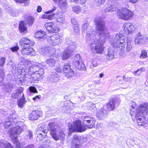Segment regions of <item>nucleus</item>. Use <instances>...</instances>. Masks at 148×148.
Here are the masks:
<instances>
[{"mask_svg":"<svg viewBox=\"0 0 148 148\" xmlns=\"http://www.w3.org/2000/svg\"><path fill=\"white\" fill-rule=\"evenodd\" d=\"M96 25V32L92 30V28L88 27V23L84 24L82 30L86 31V40L89 43V47L92 51L94 53L101 54L103 50V47L105 38L108 35V29L105 26V23L100 18L97 17L95 20Z\"/></svg>","mask_w":148,"mask_h":148,"instance_id":"nucleus-1","label":"nucleus"},{"mask_svg":"<svg viewBox=\"0 0 148 148\" xmlns=\"http://www.w3.org/2000/svg\"><path fill=\"white\" fill-rule=\"evenodd\" d=\"M148 110V104L147 103L140 105L137 109L135 116L138 125L144 126L147 123V121L145 116L147 114Z\"/></svg>","mask_w":148,"mask_h":148,"instance_id":"nucleus-2","label":"nucleus"},{"mask_svg":"<svg viewBox=\"0 0 148 148\" xmlns=\"http://www.w3.org/2000/svg\"><path fill=\"white\" fill-rule=\"evenodd\" d=\"M108 31V35L106 37L105 40L106 38H108L110 43L114 48H119L120 50L124 49L125 47V37L123 36V34H114L112 36H110Z\"/></svg>","mask_w":148,"mask_h":148,"instance_id":"nucleus-3","label":"nucleus"},{"mask_svg":"<svg viewBox=\"0 0 148 148\" xmlns=\"http://www.w3.org/2000/svg\"><path fill=\"white\" fill-rule=\"evenodd\" d=\"M20 122H18L14 125L13 127L11 128L9 131L10 135L12 140L16 143L17 147H19L20 145L17 142L18 139L16 135L20 134L23 131V129L26 126L23 125L22 126L19 125Z\"/></svg>","mask_w":148,"mask_h":148,"instance_id":"nucleus-4","label":"nucleus"},{"mask_svg":"<svg viewBox=\"0 0 148 148\" xmlns=\"http://www.w3.org/2000/svg\"><path fill=\"white\" fill-rule=\"evenodd\" d=\"M117 15L119 18L127 21L133 16V14L132 12L129 10L123 8L118 10Z\"/></svg>","mask_w":148,"mask_h":148,"instance_id":"nucleus-5","label":"nucleus"},{"mask_svg":"<svg viewBox=\"0 0 148 148\" xmlns=\"http://www.w3.org/2000/svg\"><path fill=\"white\" fill-rule=\"evenodd\" d=\"M49 125L50 130V134L54 140H58L60 139H63L65 135L62 131L59 133L55 127L53 126V124L52 123H50L49 124Z\"/></svg>","mask_w":148,"mask_h":148,"instance_id":"nucleus-6","label":"nucleus"},{"mask_svg":"<svg viewBox=\"0 0 148 148\" xmlns=\"http://www.w3.org/2000/svg\"><path fill=\"white\" fill-rule=\"evenodd\" d=\"M31 66L37 77V78L33 77V79L35 81H39L42 78V75L44 73L43 66L40 64L32 65Z\"/></svg>","mask_w":148,"mask_h":148,"instance_id":"nucleus-7","label":"nucleus"},{"mask_svg":"<svg viewBox=\"0 0 148 148\" xmlns=\"http://www.w3.org/2000/svg\"><path fill=\"white\" fill-rule=\"evenodd\" d=\"M69 130L70 132H82L85 131L86 129L84 125L82 124L81 121L78 120L74 122L73 125L69 127Z\"/></svg>","mask_w":148,"mask_h":148,"instance_id":"nucleus-8","label":"nucleus"},{"mask_svg":"<svg viewBox=\"0 0 148 148\" xmlns=\"http://www.w3.org/2000/svg\"><path fill=\"white\" fill-rule=\"evenodd\" d=\"M48 129L43 128L42 126L40 127L37 130L36 134L37 135V141H41L45 138L46 136Z\"/></svg>","mask_w":148,"mask_h":148,"instance_id":"nucleus-9","label":"nucleus"},{"mask_svg":"<svg viewBox=\"0 0 148 148\" xmlns=\"http://www.w3.org/2000/svg\"><path fill=\"white\" fill-rule=\"evenodd\" d=\"M63 71L65 75L68 78H70L74 75V72L71 68V65L68 63H65L63 66Z\"/></svg>","mask_w":148,"mask_h":148,"instance_id":"nucleus-10","label":"nucleus"},{"mask_svg":"<svg viewBox=\"0 0 148 148\" xmlns=\"http://www.w3.org/2000/svg\"><path fill=\"white\" fill-rule=\"evenodd\" d=\"M124 33L126 34H129L133 32L136 28V26L130 22L125 23L123 25Z\"/></svg>","mask_w":148,"mask_h":148,"instance_id":"nucleus-11","label":"nucleus"},{"mask_svg":"<svg viewBox=\"0 0 148 148\" xmlns=\"http://www.w3.org/2000/svg\"><path fill=\"white\" fill-rule=\"evenodd\" d=\"M20 45L22 48L29 47L34 45V41L31 40L27 37H23L22 38L19 42Z\"/></svg>","mask_w":148,"mask_h":148,"instance_id":"nucleus-12","label":"nucleus"},{"mask_svg":"<svg viewBox=\"0 0 148 148\" xmlns=\"http://www.w3.org/2000/svg\"><path fill=\"white\" fill-rule=\"evenodd\" d=\"M86 137H83V138H81L80 140L78 136L76 135L74 136L72 141L71 142L72 147L73 148H78L80 146V143H82L86 141Z\"/></svg>","mask_w":148,"mask_h":148,"instance_id":"nucleus-13","label":"nucleus"},{"mask_svg":"<svg viewBox=\"0 0 148 148\" xmlns=\"http://www.w3.org/2000/svg\"><path fill=\"white\" fill-rule=\"evenodd\" d=\"M73 61L77 69L82 70L84 68V65L79 54H77L75 55Z\"/></svg>","mask_w":148,"mask_h":148,"instance_id":"nucleus-14","label":"nucleus"},{"mask_svg":"<svg viewBox=\"0 0 148 148\" xmlns=\"http://www.w3.org/2000/svg\"><path fill=\"white\" fill-rule=\"evenodd\" d=\"M48 42L51 44L54 45H57L59 42H61V40L60 39L58 35L54 34L48 38Z\"/></svg>","mask_w":148,"mask_h":148,"instance_id":"nucleus-15","label":"nucleus"},{"mask_svg":"<svg viewBox=\"0 0 148 148\" xmlns=\"http://www.w3.org/2000/svg\"><path fill=\"white\" fill-rule=\"evenodd\" d=\"M45 26L46 29L50 33L57 32L59 31V29L52 23H46Z\"/></svg>","mask_w":148,"mask_h":148,"instance_id":"nucleus-16","label":"nucleus"},{"mask_svg":"<svg viewBox=\"0 0 148 148\" xmlns=\"http://www.w3.org/2000/svg\"><path fill=\"white\" fill-rule=\"evenodd\" d=\"M21 72L20 74H22L24 75H28L29 76H31L34 74V72L33 71L32 68L31 66H29L28 67H23L21 70H20Z\"/></svg>","mask_w":148,"mask_h":148,"instance_id":"nucleus-17","label":"nucleus"},{"mask_svg":"<svg viewBox=\"0 0 148 148\" xmlns=\"http://www.w3.org/2000/svg\"><path fill=\"white\" fill-rule=\"evenodd\" d=\"M66 44L68 46L67 48L66 49H68L70 52L72 53V52L75 51V48L77 47V44L76 43L72 41L69 38H67L66 39Z\"/></svg>","mask_w":148,"mask_h":148,"instance_id":"nucleus-18","label":"nucleus"},{"mask_svg":"<svg viewBox=\"0 0 148 148\" xmlns=\"http://www.w3.org/2000/svg\"><path fill=\"white\" fill-rule=\"evenodd\" d=\"M42 114L41 111L34 110L29 114V119L32 120H36L41 116Z\"/></svg>","mask_w":148,"mask_h":148,"instance_id":"nucleus-19","label":"nucleus"},{"mask_svg":"<svg viewBox=\"0 0 148 148\" xmlns=\"http://www.w3.org/2000/svg\"><path fill=\"white\" fill-rule=\"evenodd\" d=\"M26 47L25 48H22L21 51V53L23 55H30L32 56H34L35 52L34 49L32 48H28Z\"/></svg>","mask_w":148,"mask_h":148,"instance_id":"nucleus-20","label":"nucleus"},{"mask_svg":"<svg viewBox=\"0 0 148 148\" xmlns=\"http://www.w3.org/2000/svg\"><path fill=\"white\" fill-rule=\"evenodd\" d=\"M115 99H110L109 103L106 105L108 110L109 111L113 110L115 108Z\"/></svg>","mask_w":148,"mask_h":148,"instance_id":"nucleus-21","label":"nucleus"},{"mask_svg":"<svg viewBox=\"0 0 148 148\" xmlns=\"http://www.w3.org/2000/svg\"><path fill=\"white\" fill-rule=\"evenodd\" d=\"M84 126L89 128H92L95 125V120L93 119L83 121Z\"/></svg>","mask_w":148,"mask_h":148,"instance_id":"nucleus-22","label":"nucleus"},{"mask_svg":"<svg viewBox=\"0 0 148 148\" xmlns=\"http://www.w3.org/2000/svg\"><path fill=\"white\" fill-rule=\"evenodd\" d=\"M144 40L143 36L141 35V33L139 32L138 34V36L135 39V45H141L144 43Z\"/></svg>","mask_w":148,"mask_h":148,"instance_id":"nucleus-23","label":"nucleus"},{"mask_svg":"<svg viewBox=\"0 0 148 148\" xmlns=\"http://www.w3.org/2000/svg\"><path fill=\"white\" fill-rule=\"evenodd\" d=\"M23 18L25 19L27 24L29 25H32L34 21V18L32 16L27 14H25L23 16Z\"/></svg>","mask_w":148,"mask_h":148,"instance_id":"nucleus-24","label":"nucleus"},{"mask_svg":"<svg viewBox=\"0 0 148 148\" xmlns=\"http://www.w3.org/2000/svg\"><path fill=\"white\" fill-rule=\"evenodd\" d=\"M25 25L26 24L24 21H21L20 22L19 29L21 33L25 34L27 32V31Z\"/></svg>","mask_w":148,"mask_h":148,"instance_id":"nucleus-25","label":"nucleus"},{"mask_svg":"<svg viewBox=\"0 0 148 148\" xmlns=\"http://www.w3.org/2000/svg\"><path fill=\"white\" fill-rule=\"evenodd\" d=\"M107 113V111L103 107H102L100 110L97 113L96 116L99 119H101L104 116V114Z\"/></svg>","mask_w":148,"mask_h":148,"instance_id":"nucleus-26","label":"nucleus"},{"mask_svg":"<svg viewBox=\"0 0 148 148\" xmlns=\"http://www.w3.org/2000/svg\"><path fill=\"white\" fill-rule=\"evenodd\" d=\"M105 56L108 60H110L113 59L114 57L113 50L112 49H108V53L105 55Z\"/></svg>","mask_w":148,"mask_h":148,"instance_id":"nucleus-27","label":"nucleus"},{"mask_svg":"<svg viewBox=\"0 0 148 148\" xmlns=\"http://www.w3.org/2000/svg\"><path fill=\"white\" fill-rule=\"evenodd\" d=\"M55 50L54 48L50 49L49 47H43L41 49L40 52L42 54H46L47 53H51V52L54 51Z\"/></svg>","mask_w":148,"mask_h":148,"instance_id":"nucleus-28","label":"nucleus"},{"mask_svg":"<svg viewBox=\"0 0 148 148\" xmlns=\"http://www.w3.org/2000/svg\"><path fill=\"white\" fill-rule=\"evenodd\" d=\"M34 37L37 38H44L46 37V33L43 31H39L36 32Z\"/></svg>","mask_w":148,"mask_h":148,"instance_id":"nucleus-29","label":"nucleus"},{"mask_svg":"<svg viewBox=\"0 0 148 148\" xmlns=\"http://www.w3.org/2000/svg\"><path fill=\"white\" fill-rule=\"evenodd\" d=\"M117 9V8L116 5H110L106 8L104 11V12L106 13L108 12L115 11Z\"/></svg>","mask_w":148,"mask_h":148,"instance_id":"nucleus-30","label":"nucleus"},{"mask_svg":"<svg viewBox=\"0 0 148 148\" xmlns=\"http://www.w3.org/2000/svg\"><path fill=\"white\" fill-rule=\"evenodd\" d=\"M59 76L56 73H53L51 75L50 80L51 83H55L58 80Z\"/></svg>","mask_w":148,"mask_h":148,"instance_id":"nucleus-31","label":"nucleus"},{"mask_svg":"<svg viewBox=\"0 0 148 148\" xmlns=\"http://www.w3.org/2000/svg\"><path fill=\"white\" fill-rule=\"evenodd\" d=\"M24 136L26 139H31L32 138L33 134L32 132L30 130L25 132L24 134Z\"/></svg>","mask_w":148,"mask_h":148,"instance_id":"nucleus-32","label":"nucleus"},{"mask_svg":"<svg viewBox=\"0 0 148 148\" xmlns=\"http://www.w3.org/2000/svg\"><path fill=\"white\" fill-rule=\"evenodd\" d=\"M0 147L5 148H12V146L10 143L4 140L0 141Z\"/></svg>","mask_w":148,"mask_h":148,"instance_id":"nucleus-33","label":"nucleus"},{"mask_svg":"<svg viewBox=\"0 0 148 148\" xmlns=\"http://www.w3.org/2000/svg\"><path fill=\"white\" fill-rule=\"evenodd\" d=\"M72 53L70 52L68 49H66L65 50L62 56V59L63 60H66L67 59L70 57L72 54Z\"/></svg>","mask_w":148,"mask_h":148,"instance_id":"nucleus-34","label":"nucleus"},{"mask_svg":"<svg viewBox=\"0 0 148 148\" xmlns=\"http://www.w3.org/2000/svg\"><path fill=\"white\" fill-rule=\"evenodd\" d=\"M137 106L135 102H132L131 106L132 108L131 109V110L130 111V113L132 116H133L135 114H136V112H135V108L137 107Z\"/></svg>","mask_w":148,"mask_h":148,"instance_id":"nucleus-35","label":"nucleus"},{"mask_svg":"<svg viewBox=\"0 0 148 148\" xmlns=\"http://www.w3.org/2000/svg\"><path fill=\"white\" fill-rule=\"evenodd\" d=\"M24 94H23L22 98L18 101V104L19 107L22 108L26 102Z\"/></svg>","mask_w":148,"mask_h":148,"instance_id":"nucleus-36","label":"nucleus"},{"mask_svg":"<svg viewBox=\"0 0 148 148\" xmlns=\"http://www.w3.org/2000/svg\"><path fill=\"white\" fill-rule=\"evenodd\" d=\"M59 5L61 9H65L67 6V3L66 0H58Z\"/></svg>","mask_w":148,"mask_h":148,"instance_id":"nucleus-37","label":"nucleus"},{"mask_svg":"<svg viewBox=\"0 0 148 148\" xmlns=\"http://www.w3.org/2000/svg\"><path fill=\"white\" fill-rule=\"evenodd\" d=\"M45 62L50 66H53L55 64L56 61L54 59L50 58L47 60Z\"/></svg>","mask_w":148,"mask_h":148,"instance_id":"nucleus-38","label":"nucleus"},{"mask_svg":"<svg viewBox=\"0 0 148 148\" xmlns=\"http://www.w3.org/2000/svg\"><path fill=\"white\" fill-rule=\"evenodd\" d=\"M57 21L60 23H63L64 21V16L62 14H58L56 17Z\"/></svg>","mask_w":148,"mask_h":148,"instance_id":"nucleus-39","label":"nucleus"},{"mask_svg":"<svg viewBox=\"0 0 148 148\" xmlns=\"http://www.w3.org/2000/svg\"><path fill=\"white\" fill-rule=\"evenodd\" d=\"M147 51L144 49H143L141 51L140 55V58L141 59L145 58L147 57Z\"/></svg>","mask_w":148,"mask_h":148,"instance_id":"nucleus-40","label":"nucleus"},{"mask_svg":"<svg viewBox=\"0 0 148 148\" xmlns=\"http://www.w3.org/2000/svg\"><path fill=\"white\" fill-rule=\"evenodd\" d=\"M132 43L130 41L127 40L126 49L127 52H129L132 48Z\"/></svg>","mask_w":148,"mask_h":148,"instance_id":"nucleus-41","label":"nucleus"},{"mask_svg":"<svg viewBox=\"0 0 148 148\" xmlns=\"http://www.w3.org/2000/svg\"><path fill=\"white\" fill-rule=\"evenodd\" d=\"M16 2L19 3H23L25 6H28L29 4V0H14Z\"/></svg>","mask_w":148,"mask_h":148,"instance_id":"nucleus-42","label":"nucleus"},{"mask_svg":"<svg viewBox=\"0 0 148 148\" xmlns=\"http://www.w3.org/2000/svg\"><path fill=\"white\" fill-rule=\"evenodd\" d=\"M54 51L51 52V53H53V56L55 57H58L60 56L61 55V53L60 52V51L59 50L57 49L55 51V49Z\"/></svg>","mask_w":148,"mask_h":148,"instance_id":"nucleus-43","label":"nucleus"},{"mask_svg":"<svg viewBox=\"0 0 148 148\" xmlns=\"http://www.w3.org/2000/svg\"><path fill=\"white\" fill-rule=\"evenodd\" d=\"M145 71V69L144 67H142L140 69H138L137 70L134 71L133 73L136 76H138L139 75L137 74L136 73L139 72L140 73H141L142 72H144Z\"/></svg>","mask_w":148,"mask_h":148,"instance_id":"nucleus-44","label":"nucleus"},{"mask_svg":"<svg viewBox=\"0 0 148 148\" xmlns=\"http://www.w3.org/2000/svg\"><path fill=\"white\" fill-rule=\"evenodd\" d=\"M13 123V121H11V120H8V121H6L4 123L3 125L6 128H7L8 127H9L11 124Z\"/></svg>","mask_w":148,"mask_h":148,"instance_id":"nucleus-45","label":"nucleus"},{"mask_svg":"<svg viewBox=\"0 0 148 148\" xmlns=\"http://www.w3.org/2000/svg\"><path fill=\"white\" fill-rule=\"evenodd\" d=\"M73 10L74 13L78 14L81 12V9L78 6H75L72 8Z\"/></svg>","mask_w":148,"mask_h":148,"instance_id":"nucleus-46","label":"nucleus"},{"mask_svg":"<svg viewBox=\"0 0 148 148\" xmlns=\"http://www.w3.org/2000/svg\"><path fill=\"white\" fill-rule=\"evenodd\" d=\"M29 90L30 92L32 93H37L38 91L36 88L33 86H30L29 88Z\"/></svg>","mask_w":148,"mask_h":148,"instance_id":"nucleus-47","label":"nucleus"},{"mask_svg":"<svg viewBox=\"0 0 148 148\" xmlns=\"http://www.w3.org/2000/svg\"><path fill=\"white\" fill-rule=\"evenodd\" d=\"M5 60L6 59L4 57L0 58V67L3 66Z\"/></svg>","mask_w":148,"mask_h":148,"instance_id":"nucleus-48","label":"nucleus"},{"mask_svg":"<svg viewBox=\"0 0 148 148\" xmlns=\"http://www.w3.org/2000/svg\"><path fill=\"white\" fill-rule=\"evenodd\" d=\"M97 59H94L91 60V62L92 63L93 66L96 67L98 64L97 62Z\"/></svg>","mask_w":148,"mask_h":148,"instance_id":"nucleus-49","label":"nucleus"},{"mask_svg":"<svg viewBox=\"0 0 148 148\" xmlns=\"http://www.w3.org/2000/svg\"><path fill=\"white\" fill-rule=\"evenodd\" d=\"M71 22L72 24L74 25H78V23L77 21V20L74 18H71Z\"/></svg>","mask_w":148,"mask_h":148,"instance_id":"nucleus-50","label":"nucleus"},{"mask_svg":"<svg viewBox=\"0 0 148 148\" xmlns=\"http://www.w3.org/2000/svg\"><path fill=\"white\" fill-rule=\"evenodd\" d=\"M11 95L12 98L15 99L18 98L19 96V95L16 92V93H12Z\"/></svg>","mask_w":148,"mask_h":148,"instance_id":"nucleus-51","label":"nucleus"},{"mask_svg":"<svg viewBox=\"0 0 148 148\" xmlns=\"http://www.w3.org/2000/svg\"><path fill=\"white\" fill-rule=\"evenodd\" d=\"M24 90L23 88L22 87H18L16 90V92L19 95Z\"/></svg>","mask_w":148,"mask_h":148,"instance_id":"nucleus-52","label":"nucleus"},{"mask_svg":"<svg viewBox=\"0 0 148 148\" xmlns=\"http://www.w3.org/2000/svg\"><path fill=\"white\" fill-rule=\"evenodd\" d=\"M10 49L13 52L17 51L19 49V47L18 46H15L10 48Z\"/></svg>","mask_w":148,"mask_h":148,"instance_id":"nucleus-53","label":"nucleus"},{"mask_svg":"<svg viewBox=\"0 0 148 148\" xmlns=\"http://www.w3.org/2000/svg\"><path fill=\"white\" fill-rule=\"evenodd\" d=\"M56 7L54 6H53L51 10L45 12V13L46 14L51 13L54 11L56 10Z\"/></svg>","mask_w":148,"mask_h":148,"instance_id":"nucleus-54","label":"nucleus"},{"mask_svg":"<svg viewBox=\"0 0 148 148\" xmlns=\"http://www.w3.org/2000/svg\"><path fill=\"white\" fill-rule=\"evenodd\" d=\"M16 115L14 113H12L8 117V120H11L16 119Z\"/></svg>","mask_w":148,"mask_h":148,"instance_id":"nucleus-55","label":"nucleus"},{"mask_svg":"<svg viewBox=\"0 0 148 148\" xmlns=\"http://www.w3.org/2000/svg\"><path fill=\"white\" fill-rule=\"evenodd\" d=\"M83 121H85L86 120H89L90 119H94L92 117H90V116H84L82 117Z\"/></svg>","mask_w":148,"mask_h":148,"instance_id":"nucleus-56","label":"nucleus"},{"mask_svg":"<svg viewBox=\"0 0 148 148\" xmlns=\"http://www.w3.org/2000/svg\"><path fill=\"white\" fill-rule=\"evenodd\" d=\"M74 32L75 33L78 34L79 32V30L78 25L75 26L74 27Z\"/></svg>","mask_w":148,"mask_h":148,"instance_id":"nucleus-57","label":"nucleus"},{"mask_svg":"<svg viewBox=\"0 0 148 148\" xmlns=\"http://www.w3.org/2000/svg\"><path fill=\"white\" fill-rule=\"evenodd\" d=\"M97 4L101 5L103 4L105 0H95Z\"/></svg>","mask_w":148,"mask_h":148,"instance_id":"nucleus-58","label":"nucleus"},{"mask_svg":"<svg viewBox=\"0 0 148 148\" xmlns=\"http://www.w3.org/2000/svg\"><path fill=\"white\" fill-rule=\"evenodd\" d=\"M4 79V77L2 76H0V86L3 85V79Z\"/></svg>","mask_w":148,"mask_h":148,"instance_id":"nucleus-59","label":"nucleus"},{"mask_svg":"<svg viewBox=\"0 0 148 148\" xmlns=\"http://www.w3.org/2000/svg\"><path fill=\"white\" fill-rule=\"evenodd\" d=\"M82 96L79 97L82 100H83L85 98L86 96L85 95L83 92L81 93Z\"/></svg>","mask_w":148,"mask_h":148,"instance_id":"nucleus-60","label":"nucleus"},{"mask_svg":"<svg viewBox=\"0 0 148 148\" xmlns=\"http://www.w3.org/2000/svg\"><path fill=\"white\" fill-rule=\"evenodd\" d=\"M55 16V14L54 13L51 14L49 15V19L51 20L54 19Z\"/></svg>","mask_w":148,"mask_h":148,"instance_id":"nucleus-61","label":"nucleus"},{"mask_svg":"<svg viewBox=\"0 0 148 148\" xmlns=\"http://www.w3.org/2000/svg\"><path fill=\"white\" fill-rule=\"evenodd\" d=\"M121 80H123L121 77L120 76H118L117 77L116 81L117 82L119 83H120V82L121 81Z\"/></svg>","mask_w":148,"mask_h":148,"instance_id":"nucleus-62","label":"nucleus"},{"mask_svg":"<svg viewBox=\"0 0 148 148\" xmlns=\"http://www.w3.org/2000/svg\"><path fill=\"white\" fill-rule=\"evenodd\" d=\"M42 18L43 19H49V15L44 14L42 15Z\"/></svg>","mask_w":148,"mask_h":148,"instance_id":"nucleus-63","label":"nucleus"},{"mask_svg":"<svg viewBox=\"0 0 148 148\" xmlns=\"http://www.w3.org/2000/svg\"><path fill=\"white\" fill-rule=\"evenodd\" d=\"M70 102L69 101H66L64 103V105L66 107V108H69V105Z\"/></svg>","mask_w":148,"mask_h":148,"instance_id":"nucleus-64","label":"nucleus"}]
</instances>
